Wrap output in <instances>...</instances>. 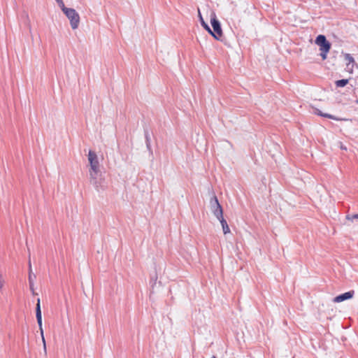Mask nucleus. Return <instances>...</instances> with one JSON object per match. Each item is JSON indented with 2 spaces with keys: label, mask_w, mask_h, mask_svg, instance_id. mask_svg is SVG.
I'll use <instances>...</instances> for the list:
<instances>
[{
  "label": "nucleus",
  "mask_w": 358,
  "mask_h": 358,
  "mask_svg": "<svg viewBox=\"0 0 358 358\" xmlns=\"http://www.w3.org/2000/svg\"><path fill=\"white\" fill-rule=\"evenodd\" d=\"M199 19H200V21H201V23L202 24V26L205 28L206 30H207L209 33H211V29L209 27V26L205 22V21L203 20L201 15V13L200 11L199 10Z\"/></svg>",
  "instance_id": "obj_10"
},
{
  "label": "nucleus",
  "mask_w": 358,
  "mask_h": 358,
  "mask_svg": "<svg viewBox=\"0 0 358 358\" xmlns=\"http://www.w3.org/2000/svg\"><path fill=\"white\" fill-rule=\"evenodd\" d=\"M210 210L214 215L217 217V219H220L223 217V210L218 202V200L216 196H213L210 201Z\"/></svg>",
  "instance_id": "obj_6"
},
{
  "label": "nucleus",
  "mask_w": 358,
  "mask_h": 358,
  "mask_svg": "<svg viewBox=\"0 0 358 358\" xmlns=\"http://www.w3.org/2000/svg\"><path fill=\"white\" fill-rule=\"evenodd\" d=\"M218 220L221 223V225H222V230H223V233L224 234H229L230 233V229L227 223V221L224 219V217H221L220 219H218Z\"/></svg>",
  "instance_id": "obj_9"
},
{
  "label": "nucleus",
  "mask_w": 358,
  "mask_h": 358,
  "mask_svg": "<svg viewBox=\"0 0 358 358\" xmlns=\"http://www.w3.org/2000/svg\"><path fill=\"white\" fill-rule=\"evenodd\" d=\"M210 23L213 31L210 33L215 39H220L222 36V30L219 21L217 20L215 15L213 13L210 18Z\"/></svg>",
  "instance_id": "obj_5"
},
{
  "label": "nucleus",
  "mask_w": 358,
  "mask_h": 358,
  "mask_svg": "<svg viewBox=\"0 0 358 358\" xmlns=\"http://www.w3.org/2000/svg\"><path fill=\"white\" fill-rule=\"evenodd\" d=\"M40 330V334H41V336H44V333H43V329L41 328V329H39Z\"/></svg>",
  "instance_id": "obj_18"
},
{
  "label": "nucleus",
  "mask_w": 358,
  "mask_h": 358,
  "mask_svg": "<svg viewBox=\"0 0 358 358\" xmlns=\"http://www.w3.org/2000/svg\"><path fill=\"white\" fill-rule=\"evenodd\" d=\"M211 358H216V357H211Z\"/></svg>",
  "instance_id": "obj_19"
},
{
  "label": "nucleus",
  "mask_w": 358,
  "mask_h": 358,
  "mask_svg": "<svg viewBox=\"0 0 358 358\" xmlns=\"http://www.w3.org/2000/svg\"><path fill=\"white\" fill-rule=\"evenodd\" d=\"M41 339H42V343H43V345L44 353L46 354L47 350H46V343H45V337L42 336Z\"/></svg>",
  "instance_id": "obj_15"
},
{
  "label": "nucleus",
  "mask_w": 358,
  "mask_h": 358,
  "mask_svg": "<svg viewBox=\"0 0 358 358\" xmlns=\"http://www.w3.org/2000/svg\"><path fill=\"white\" fill-rule=\"evenodd\" d=\"M55 1L57 2L58 6L60 8L61 10L66 8L63 0H55Z\"/></svg>",
  "instance_id": "obj_13"
},
{
  "label": "nucleus",
  "mask_w": 358,
  "mask_h": 358,
  "mask_svg": "<svg viewBox=\"0 0 358 358\" xmlns=\"http://www.w3.org/2000/svg\"><path fill=\"white\" fill-rule=\"evenodd\" d=\"M36 320H37V322H38L39 329L43 328L42 317H36Z\"/></svg>",
  "instance_id": "obj_14"
},
{
  "label": "nucleus",
  "mask_w": 358,
  "mask_h": 358,
  "mask_svg": "<svg viewBox=\"0 0 358 358\" xmlns=\"http://www.w3.org/2000/svg\"><path fill=\"white\" fill-rule=\"evenodd\" d=\"M353 295H354V291H350V292H345L344 294H342L341 295L336 296L333 299V301L335 303H341L343 301L352 299L353 297Z\"/></svg>",
  "instance_id": "obj_7"
},
{
  "label": "nucleus",
  "mask_w": 358,
  "mask_h": 358,
  "mask_svg": "<svg viewBox=\"0 0 358 358\" xmlns=\"http://www.w3.org/2000/svg\"><path fill=\"white\" fill-rule=\"evenodd\" d=\"M317 114L321 115V116H323V117H329V118H331V119H335L333 116H331V115H329V114L322 113L320 112H317Z\"/></svg>",
  "instance_id": "obj_16"
},
{
  "label": "nucleus",
  "mask_w": 358,
  "mask_h": 358,
  "mask_svg": "<svg viewBox=\"0 0 358 358\" xmlns=\"http://www.w3.org/2000/svg\"><path fill=\"white\" fill-rule=\"evenodd\" d=\"M348 83V79H342L336 81L335 84L338 87H345Z\"/></svg>",
  "instance_id": "obj_11"
},
{
  "label": "nucleus",
  "mask_w": 358,
  "mask_h": 358,
  "mask_svg": "<svg viewBox=\"0 0 358 358\" xmlns=\"http://www.w3.org/2000/svg\"><path fill=\"white\" fill-rule=\"evenodd\" d=\"M62 10L69 20L71 29L73 30L78 29L80 21L78 13L74 8L67 7L64 8Z\"/></svg>",
  "instance_id": "obj_2"
},
{
  "label": "nucleus",
  "mask_w": 358,
  "mask_h": 358,
  "mask_svg": "<svg viewBox=\"0 0 358 358\" xmlns=\"http://www.w3.org/2000/svg\"><path fill=\"white\" fill-rule=\"evenodd\" d=\"M315 43L320 47L321 51L320 55L323 60L327 57V53L331 48V44L327 41L326 37L323 35H319L315 39Z\"/></svg>",
  "instance_id": "obj_3"
},
{
  "label": "nucleus",
  "mask_w": 358,
  "mask_h": 358,
  "mask_svg": "<svg viewBox=\"0 0 358 358\" xmlns=\"http://www.w3.org/2000/svg\"><path fill=\"white\" fill-rule=\"evenodd\" d=\"M342 56L345 66V71L350 74L353 73L355 69H358V64L355 62V58L349 53H342Z\"/></svg>",
  "instance_id": "obj_4"
},
{
  "label": "nucleus",
  "mask_w": 358,
  "mask_h": 358,
  "mask_svg": "<svg viewBox=\"0 0 358 358\" xmlns=\"http://www.w3.org/2000/svg\"><path fill=\"white\" fill-rule=\"evenodd\" d=\"M346 218L350 220H352L353 219H358V214L354 215L352 216L348 215Z\"/></svg>",
  "instance_id": "obj_17"
},
{
  "label": "nucleus",
  "mask_w": 358,
  "mask_h": 358,
  "mask_svg": "<svg viewBox=\"0 0 358 358\" xmlns=\"http://www.w3.org/2000/svg\"><path fill=\"white\" fill-rule=\"evenodd\" d=\"M29 288H30V290L32 292L33 294H35L34 289V278H36V276L32 273L31 265L30 262H29Z\"/></svg>",
  "instance_id": "obj_8"
},
{
  "label": "nucleus",
  "mask_w": 358,
  "mask_h": 358,
  "mask_svg": "<svg viewBox=\"0 0 358 358\" xmlns=\"http://www.w3.org/2000/svg\"><path fill=\"white\" fill-rule=\"evenodd\" d=\"M89 162V175L90 182L98 187L101 185V159L92 150H90L87 155Z\"/></svg>",
  "instance_id": "obj_1"
},
{
  "label": "nucleus",
  "mask_w": 358,
  "mask_h": 358,
  "mask_svg": "<svg viewBox=\"0 0 358 358\" xmlns=\"http://www.w3.org/2000/svg\"><path fill=\"white\" fill-rule=\"evenodd\" d=\"M36 317H42L39 299H38V300H37V303H36Z\"/></svg>",
  "instance_id": "obj_12"
}]
</instances>
